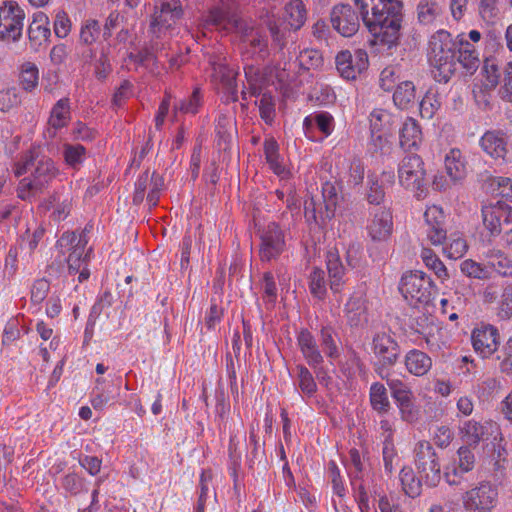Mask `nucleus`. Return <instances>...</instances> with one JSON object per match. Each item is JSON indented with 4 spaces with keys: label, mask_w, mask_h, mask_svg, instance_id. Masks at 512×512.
I'll return each mask as SVG.
<instances>
[{
    "label": "nucleus",
    "mask_w": 512,
    "mask_h": 512,
    "mask_svg": "<svg viewBox=\"0 0 512 512\" xmlns=\"http://www.w3.org/2000/svg\"><path fill=\"white\" fill-rule=\"evenodd\" d=\"M503 75V86L499 94L503 100L512 102V66H481L477 75L479 83L475 84L473 90L477 102L484 105L489 103L485 92L494 89Z\"/></svg>",
    "instance_id": "2"
},
{
    "label": "nucleus",
    "mask_w": 512,
    "mask_h": 512,
    "mask_svg": "<svg viewBox=\"0 0 512 512\" xmlns=\"http://www.w3.org/2000/svg\"><path fill=\"white\" fill-rule=\"evenodd\" d=\"M415 466L429 487H435L441 480V466L437 454L429 441H419L414 448Z\"/></svg>",
    "instance_id": "7"
},
{
    "label": "nucleus",
    "mask_w": 512,
    "mask_h": 512,
    "mask_svg": "<svg viewBox=\"0 0 512 512\" xmlns=\"http://www.w3.org/2000/svg\"><path fill=\"white\" fill-rule=\"evenodd\" d=\"M51 31L49 19L43 12L34 14L33 21L28 27V36L31 41L47 40Z\"/></svg>",
    "instance_id": "38"
},
{
    "label": "nucleus",
    "mask_w": 512,
    "mask_h": 512,
    "mask_svg": "<svg viewBox=\"0 0 512 512\" xmlns=\"http://www.w3.org/2000/svg\"><path fill=\"white\" fill-rule=\"evenodd\" d=\"M61 253L66 254L67 264L70 274H76L83 265H87L91 249L86 251L87 240L83 235H77L75 232H65L57 241Z\"/></svg>",
    "instance_id": "9"
},
{
    "label": "nucleus",
    "mask_w": 512,
    "mask_h": 512,
    "mask_svg": "<svg viewBox=\"0 0 512 512\" xmlns=\"http://www.w3.org/2000/svg\"><path fill=\"white\" fill-rule=\"evenodd\" d=\"M297 344L304 359L310 367L316 369L323 363V356L319 351L316 340L308 330H301L298 333Z\"/></svg>",
    "instance_id": "23"
},
{
    "label": "nucleus",
    "mask_w": 512,
    "mask_h": 512,
    "mask_svg": "<svg viewBox=\"0 0 512 512\" xmlns=\"http://www.w3.org/2000/svg\"><path fill=\"white\" fill-rule=\"evenodd\" d=\"M322 206L318 209L313 197L304 202V215L307 221L325 225L332 220L343 201L342 188L337 182L327 181L322 185Z\"/></svg>",
    "instance_id": "3"
},
{
    "label": "nucleus",
    "mask_w": 512,
    "mask_h": 512,
    "mask_svg": "<svg viewBox=\"0 0 512 512\" xmlns=\"http://www.w3.org/2000/svg\"><path fill=\"white\" fill-rule=\"evenodd\" d=\"M432 279L423 271H409L402 275L399 282V292L412 306L426 305L434 293Z\"/></svg>",
    "instance_id": "6"
},
{
    "label": "nucleus",
    "mask_w": 512,
    "mask_h": 512,
    "mask_svg": "<svg viewBox=\"0 0 512 512\" xmlns=\"http://www.w3.org/2000/svg\"><path fill=\"white\" fill-rule=\"evenodd\" d=\"M236 76L237 72L230 69L229 66H214L215 81H219L224 91L232 96L237 94Z\"/></svg>",
    "instance_id": "40"
},
{
    "label": "nucleus",
    "mask_w": 512,
    "mask_h": 512,
    "mask_svg": "<svg viewBox=\"0 0 512 512\" xmlns=\"http://www.w3.org/2000/svg\"><path fill=\"white\" fill-rule=\"evenodd\" d=\"M417 12L420 23L430 25L441 16L443 9L436 0H421L417 6Z\"/></svg>",
    "instance_id": "39"
},
{
    "label": "nucleus",
    "mask_w": 512,
    "mask_h": 512,
    "mask_svg": "<svg viewBox=\"0 0 512 512\" xmlns=\"http://www.w3.org/2000/svg\"><path fill=\"white\" fill-rule=\"evenodd\" d=\"M423 136L420 125L413 118H407L400 129V145L404 149H418Z\"/></svg>",
    "instance_id": "28"
},
{
    "label": "nucleus",
    "mask_w": 512,
    "mask_h": 512,
    "mask_svg": "<svg viewBox=\"0 0 512 512\" xmlns=\"http://www.w3.org/2000/svg\"><path fill=\"white\" fill-rule=\"evenodd\" d=\"M263 287V299L264 301L273 306L277 299V287L274 280V276L271 272H266L263 275L262 280Z\"/></svg>",
    "instance_id": "62"
},
{
    "label": "nucleus",
    "mask_w": 512,
    "mask_h": 512,
    "mask_svg": "<svg viewBox=\"0 0 512 512\" xmlns=\"http://www.w3.org/2000/svg\"><path fill=\"white\" fill-rule=\"evenodd\" d=\"M307 20V9L302 0H289L284 7L283 21L269 18L267 27L275 42L284 45L286 38L293 31L300 30Z\"/></svg>",
    "instance_id": "4"
},
{
    "label": "nucleus",
    "mask_w": 512,
    "mask_h": 512,
    "mask_svg": "<svg viewBox=\"0 0 512 512\" xmlns=\"http://www.w3.org/2000/svg\"><path fill=\"white\" fill-rule=\"evenodd\" d=\"M345 315L351 326L367 322V308L362 295H353L345 305Z\"/></svg>",
    "instance_id": "30"
},
{
    "label": "nucleus",
    "mask_w": 512,
    "mask_h": 512,
    "mask_svg": "<svg viewBox=\"0 0 512 512\" xmlns=\"http://www.w3.org/2000/svg\"><path fill=\"white\" fill-rule=\"evenodd\" d=\"M39 82V71L36 66H26L19 74V83L23 90L32 91Z\"/></svg>",
    "instance_id": "56"
},
{
    "label": "nucleus",
    "mask_w": 512,
    "mask_h": 512,
    "mask_svg": "<svg viewBox=\"0 0 512 512\" xmlns=\"http://www.w3.org/2000/svg\"><path fill=\"white\" fill-rule=\"evenodd\" d=\"M447 242L444 241L443 246V254L450 259H460L462 258L467 250L468 244L460 232H454L446 238Z\"/></svg>",
    "instance_id": "36"
},
{
    "label": "nucleus",
    "mask_w": 512,
    "mask_h": 512,
    "mask_svg": "<svg viewBox=\"0 0 512 512\" xmlns=\"http://www.w3.org/2000/svg\"><path fill=\"white\" fill-rule=\"evenodd\" d=\"M479 16L488 24L496 23L501 17L500 0H479Z\"/></svg>",
    "instance_id": "47"
},
{
    "label": "nucleus",
    "mask_w": 512,
    "mask_h": 512,
    "mask_svg": "<svg viewBox=\"0 0 512 512\" xmlns=\"http://www.w3.org/2000/svg\"><path fill=\"white\" fill-rule=\"evenodd\" d=\"M55 176L54 163L49 158H41L32 170V179H23L18 188V196L28 199L33 191L41 189Z\"/></svg>",
    "instance_id": "17"
},
{
    "label": "nucleus",
    "mask_w": 512,
    "mask_h": 512,
    "mask_svg": "<svg viewBox=\"0 0 512 512\" xmlns=\"http://www.w3.org/2000/svg\"><path fill=\"white\" fill-rule=\"evenodd\" d=\"M386 377L382 378L386 381L387 386L389 387L391 391V395L394 400L399 399L400 397H404L410 393H412V390L410 387L401 379L399 378H390L389 377V370H386Z\"/></svg>",
    "instance_id": "59"
},
{
    "label": "nucleus",
    "mask_w": 512,
    "mask_h": 512,
    "mask_svg": "<svg viewBox=\"0 0 512 512\" xmlns=\"http://www.w3.org/2000/svg\"><path fill=\"white\" fill-rule=\"evenodd\" d=\"M420 257L422 259V262L424 265L434 272L436 277L441 281L444 282L449 279V273L444 265V263L441 261V259L438 257V255L430 248H422Z\"/></svg>",
    "instance_id": "37"
},
{
    "label": "nucleus",
    "mask_w": 512,
    "mask_h": 512,
    "mask_svg": "<svg viewBox=\"0 0 512 512\" xmlns=\"http://www.w3.org/2000/svg\"><path fill=\"white\" fill-rule=\"evenodd\" d=\"M71 119L70 100L69 98H62L58 100L52 107L48 124L54 130L65 127Z\"/></svg>",
    "instance_id": "33"
},
{
    "label": "nucleus",
    "mask_w": 512,
    "mask_h": 512,
    "mask_svg": "<svg viewBox=\"0 0 512 512\" xmlns=\"http://www.w3.org/2000/svg\"><path fill=\"white\" fill-rule=\"evenodd\" d=\"M496 358L500 370L507 375L512 374V337L504 343Z\"/></svg>",
    "instance_id": "58"
},
{
    "label": "nucleus",
    "mask_w": 512,
    "mask_h": 512,
    "mask_svg": "<svg viewBox=\"0 0 512 512\" xmlns=\"http://www.w3.org/2000/svg\"><path fill=\"white\" fill-rule=\"evenodd\" d=\"M335 123L333 116L325 111L306 116L303 120L305 136L312 141H321L332 134Z\"/></svg>",
    "instance_id": "20"
},
{
    "label": "nucleus",
    "mask_w": 512,
    "mask_h": 512,
    "mask_svg": "<svg viewBox=\"0 0 512 512\" xmlns=\"http://www.w3.org/2000/svg\"><path fill=\"white\" fill-rule=\"evenodd\" d=\"M100 35V24L95 19L86 20L80 29V42L85 45L93 44Z\"/></svg>",
    "instance_id": "53"
},
{
    "label": "nucleus",
    "mask_w": 512,
    "mask_h": 512,
    "mask_svg": "<svg viewBox=\"0 0 512 512\" xmlns=\"http://www.w3.org/2000/svg\"><path fill=\"white\" fill-rule=\"evenodd\" d=\"M424 162L419 155L405 156L398 166V180L407 190H421L425 181Z\"/></svg>",
    "instance_id": "14"
},
{
    "label": "nucleus",
    "mask_w": 512,
    "mask_h": 512,
    "mask_svg": "<svg viewBox=\"0 0 512 512\" xmlns=\"http://www.w3.org/2000/svg\"><path fill=\"white\" fill-rule=\"evenodd\" d=\"M456 58L460 64H473L481 61L480 53L474 43L467 39H460L458 50H456Z\"/></svg>",
    "instance_id": "48"
},
{
    "label": "nucleus",
    "mask_w": 512,
    "mask_h": 512,
    "mask_svg": "<svg viewBox=\"0 0 512 512\" xmlns=\"http://www.w3.org/2000/svg\"><path fill=\"white\" fill-rule=\"evenodd\" d=\"M309 289L311 294L322 300L326 296V281H325V272L320 268H313L309 277Z\"/></svg>",
    "instance_id": "51"
},
{
    "label": "nucleus",
    "mask_w": 512,
    "mask_h": 512,
    "mask_svg": "<svg viewBox=\"0 0 512 512\" xmlns=\"http://www.w3.org/2000/svg\"><path fill=\"white\" fill-rule=\"evenodd\" d=\"M326 265L331 280L330 288L334 292L341 289V279L344 276V266L336 249H330L326 254Z\"/></svg>",
    "instance_id": "32"
},
{
    "label": "nucleus",
    "mask_w": 512,
    "mask_h": 512,
    "mask_svg": "<svg viewBox=\"0 0 512 512\" xmlns=\"http://www.w3.org/2000/svg\"><path fill=\"white\" fill-rule=\"evenodd\" d=\"M63 157L65 163L73 168L78 169L86 158V149L80 144H63Z\"/></svg>",
    "instance_id": "46"
},
{
    "label": "nucleus",
    "mask_w": 512,
    "mask_h": 512,
    "mask_svg": "<svg viewBox=\"0 0 512 512\" xmlns=\"http://www.w3.org/2000/svg\"><path fill=\"white\" fill-rule=\"evenodd\" d=\"M369 399L372 409L379 416H385L391 410V403L384 384L380 382L372 383L369 391Z\"/></svg>",
    "instance_id": "31"
},
{
    "label": "nucleus",
    "mask_w": 512,
    "mask_h": 512,
    "mask_svg": "<svg viewBox=\"0 0 512 512\" xmlns=\"http://www.w3.org/2000/svg\"><path fill=\"white\" fill-rule=\"evenodd\" d=\"M444 225L445 224H440L437 226L436 225H425L424 226V231H425L426 237L432 245L439 246V245L444 244V241L447 238V231H446Z\"/></svg>",
    "instance_id": "64"
},
{
    "label": "nucleus",
    "mask_w": 512,
    "mask_h": 512,
    "mask_svg": "<svg viewBox=\"0 0 512 512\" xmlns=\"http://www.w3.org/2000/svg\"><path fill=\"white\" fill-rule=\"evenodd\" d=\"M321 346L323 352L331 360L339 357V348L333 331L330 328L326 327L321 330Z\"/></svg>",
    "instance_id": "54"
},
{
    "label": "nucleus",
    "mask_w": 512,
    "mask_h": 512,
    "mask_svg": "<svg viewBox=\"0 0 512 512\" xmlns=\"http://www.w3.org/2000/svg\"><path fill=\"white\" fill-rule=\"evenodd\" d=\"M394 178L395 176L393 172H383L380 179L377 176H369V188L367 193L368 202L375 205L382 203L385 198L384 183L392 185L394 183Z\"/></svg>",
    "instance_id": "29"
},
{
    "label": "nucleus",
    "mask_w": 512,
    "mask_h": 512,
    "mask_svg": "<svg viewBox=\"0 0 512 512\" xmlns=\"http://www.w3.org/2000/svg\"><path fill=\"white\" fill-rule=\"evenodd\" d=\"M25 12L16 1H4L0 5V40L18 41L23 32Z\"/></svg>",
    "instance_id": "11"
},
{
    "label": "nucleus",
    "mask_w": 512,
    "mask_h": 512,
    "mask_svg": "<svg viewBox=\"0 0 512 512\" xmlns=\"http://www.w3.org/2000/svg\"><path fill=\"white\" fill-rule=\"evenodd\" d=\"M333 28L344 37L353 36L359 29V17L348 4L333 7L330 15Z\"/></svg>",
    "instance_id": "22"
},
{
    "label": "nucleus",
    "mask_w": 512,
    "mask_h": 512,
    "mask_svg": "<svg viewBox=\"0 0 512 512\" xmlns=\"http://www.w3.org/2000/svg\"><path fill=\"white\" fill-rule=\"evenodd\" d=\"M72 23L68 14L64 10H59L54 19V33L59 38H65L71 31Z\"/></svg>",
    "instance_id": "60"
},
{
    "label": "nucleus",
    "mask_w": 512,
    "mask_h": 512,
    "mask_svg": "<svg viewBox=\"0 0 512 512\" xmlns=\"http://www.w3.org/2000/svg\"><path fill=\"white\" fill-rule=\"evenodd\" d=\"M445 170L451 181L459 183L463 181L467 175V161L458 148H451L444 159Z\"/></svg>",
    "instance_id": "25"
},
{
    "label": "nucleus",
    "mask_w": 512,
    "mask_h": 512,
    "mask_svg": "<svg viewBox=\"0 0 512 512\" xmlns=\"http://www.w3.org/2000/svg\"><path fill=\"white\" fill-rule=\"evenodd\" d=\"M487 185L491 193L512 202V178L492 176L488 179Z\"/></svg>",
    "instance_id": "49"
},
{
    "label": "nucleus",
    "mask_w": 512,
    "mask_h": 512,
    "mask_svg": "<svg viewBox=\"0 0 512 512\" xmlns=\"http://www.w3.org/2000/svg\"><path fill=\"white\" fill-rule=\"evenodd\" d=\"M403 363L406 371L416 377L426 375L432 368L431 357L427 353L415 348L405 354Z\"/></svg>",
    "instance_id": "24"
},
{
    "label": "nucleus",
    "mask_w": 512,
    "mask_h": 512,
    "mask_svg": "<svg viewBox=\"0 0 512 512\" xmlns=\"http://www.w3.org/2000/svg\"><path fill=\"white\" fill-rule=\"evenodd\" d=\"M461 272L468 277L476 279H487L490 276L489 267L484 266L472 259L464 260L460 265Z\"/></svg>",
    "instance_id": "52"
},
{
    "label": "nucleus",
    "mask_w": 512,
    "mask_h": 512,
    "mask_svg": "<svg viewBox=\"0 0 512 512\" xmlns=\"http://www.w3.org/2000/svg\"><path fill=\"white\" fill-rule=\"evenodd\" d=\"M394 117L387 110L374 109L370 113V128L371 133H378L381 131L391 132Z\"/></svg>",
    "instance_id": "42"
},
{
    "label": "nucleus",
    "mask_w": 512,
    "mask_h": 512,
    "mask_svg": "<svg viewBox=\"0 0 512 512\" xmlns=\"http://www.w3.org/2000/svg\"><path fill=\"white\" fill-rule=\"evenodd\" d=\"M400 481L403 491L411 498H415L421 493V481L416 478L411 468H403L400 472Z\"/></svg>",
    "instance_id": "50"
},
{
    "label": "nucleus",
    "mask_w": 512,
    "mask_h": 512,
    "mask_svg": "<svg viewBox=\"0 0 512 512\" xmlns=\"http://www.w3.org/2000/svg\"><path fill=\"white\" fill-rule=\"evenodd\" d=\"M471 342L473 349L478 356L482 359H489L499 349V330L491 324L481 323L473 329Z\"/></svg>",
    "instance_id": "15"
},
{
    "label": "nucleus",
    "mask_w": 512,
    "mask_h": 512,
    "mask_svg": "<svg viewBox=\"0 0 512 512\" xmlns=\"http://www.w3.org/2000/svg\"><path fill=\"white\" fill-rule=\"evenodd\" d=\"M210 26L224 30L235 29L244 36L251 35L253 31V28L248 27L243 20L235 16H231L228 9L223 6H216L210 9L204 20V28H208Z\"/></svg>",
    "instance_id": "19"
},
{
    "label": "nucleus",
    "mask_w": 512,
    "mask_h": 512,
    "mask_svg": "<svg viewBox=\"0 0 512 512\" xmlns=\"http://www.w3.org/2000/svg\"><path fill=\"white\" fill-rule=\"evenodd\" d=\"M263 150L270 169L281 179L288 178L290 172L280 159L277 141L273 137L266 138L263 143Z\"/></svg>",
    "instance_id": "27"
},
{
    "label": "nucleus",
    "mask_w": 512,
    "mask_h": 512,
    "mask_svg": "<svg viewBox=\"0 0 512 512\" xmlns=\"http://www.w3.org/2000/svg\"><path fill=\"white\" fill-rule=\"evenodd\" d=\"M21 103L20 96L15 87L0 90V111L9 112Z\"/></svg>",
    "instance_id": "57"
},
{
    "label": "nucleus",
    "mask_w": 512,
    "mask_h": 512,
    "mask_svg": "<svg viewBox=\"0 0 512 512\" xmlns=\"http://www.w3.org/2000/svg\"><path fill=\"white\" fill-rule=\"evenodd\" d=\"M370 346L376 358L374 371L380 378H384L386 370L392 368L400 358V345L390 329H382L373 334Z\"/></svg>",
    "instance_id": "5"
},
{
    "label": "nucleus",
    "mask_w": 512,
    "mask_h": 512,
    "mask_svg": "<svg viewBox=\"0 0 512 512\" xmlns=\"http://www.w3.org/2000/svg\"><path fill=\"white\" fill-rule=\"evenodd\" d=\"M440 108V102L435 94L427 92L420 102V114L423 118L431 119Z\"/></svg>",
    "instance_id": "61"
},
{
    "label": "nucleus",
    "mask_w": 512,
    "mask_h": 512,
    "mask_svg": "<svg viewBox=\"0 0 512 512\" xmlns=\"http://www.w3.org/2000/svg\"><path fill=\"white\" fill-rule=\"evenodd\" d=\"M498 488L489 481H481L462 496L466 512H491L498 503Z\"/></svg>",
    "instance_id": "8"
},
{
    "label": "nucleus",
    "mask_w": 512,
    "mask_h": 512,
    "mask_svg": "<svg viewBox=\"0 0 512 512\" xmlns=\"http://www.w3.org/2000/svg\"><path fill=\"white\" fill-rule=\"evenodd\" d=\"M258 235L260 239L258 253L262 262L276 260L285 251V231L276 222H269L260 228Z\"/></svg>",
    "instance_id": "10"
},
{
    "label": "nucleus",
    "mask_w": 512,
    "mask_h": 512,
    "mask_svg": "<svg viewBox=\"0 0 512 512\" xmlns=\"http://www.w3.org/2000/svg\"><path fill=\"white\" fill-rule=\"evenodd\" d=\"M488 267L501 277L512 278V259L501 251L489 256Z\"/></svg>",
    "instance_id": "43"
},
{
    "label": "nucleus",
    "mask_w": 512,
    "mask_h": 512,
    "mask_svg": "<svg viewBox=\"0 0 512 512\" xmlns=\"http://www.w3.org/2000/svg\"><path fill=\"white\" fill-rule=\"evenodd\" d=\"M481 150L495 162L508 164L512 162V145L509 135L500 129L486 131L479 139Z\"/></svg>",
    "instance_id": "13"
},
{
    "label": "nucleus",
    "mask_w": 512,
    "mask_h": 512,
    "mask_svg": "<svg viewBox=\"0 0 512 512\" xmlns=\"http://www.w3.org/2000/svg\"><path fill=\"white\" fill-rule=\"evenodd\" d=\"M487 433V426L474 419L466 420L460 426V435L464 442L469 445H476Z\"/></svg>",
    "instance_id": "35"
},
{
    "label": "nucleus",
    "mask_w": 512,
    "mask_h": 512,
    "mask_svg": "<svg viewBox=\"0 0 512 512\" xmlns=\"http://www.w3.org/2000/svg\"><path fill=\"white\" fill-rule=\"evenodd\" d=\"M295 384L305 397L311 398L317 392L316 381L310 370L303 364H297L295 367Z\"/></svg>",
    "instance_id": "34"
},
{
    "label": "nucleus",
    "mask_w": 512,
    "mask_h": 512,
    "mask_svg": "<svg viewBox=\"0 0 512 512\" xmlns=\"http://www.w3.org/2000/svg\"><path fill=\"white\" fill-rule=\"evenodd\" d=\"M497 315L502 320L512 317V284L505 287L502 292Z\"/></svg>",
    "instance_id": "63"
},
{
    "label": "nucleus",
    "mask_w": 512,
    "mask_h": 512,
    "mask_svg": "<svg viewBox=\"0 0 512 512\" xmlns=\"http://www.w3.org/2000/svg\"><path fill=\"white\" fill-rule=\"evenodd\" d=\"M258 107L261 119L271 125L276 115L274 98L270 94L264 93L258 101Z\"/></svg>",
    "instance_id": "55"
},
{
    "label": "nucleus",
    "mask_w": 512,
    "mask_h": 512,
    "mask_svg": "<svg viewBox=\"0 0 512 512\" xmlns=\"http://www.w3.org/2000/svg\"><path fill=\"white\" fill-rule=\"evenodd\" d=\"M400 417L403 421L413 423L419 417V410L414 403L413 392L395 400Z\"/></svg>",
    "instance_id": "45"
},
{
    "label": "nucleus",
    "mask_w": 512,
    "mask_h": 512,
    "mask_svg": "<svg viewBox=\"0 0 512 512\" xmlns=\"http://www.w3.org/2000/svg\"><path fill=\"white\" fill-rule=\"evenodd\" d=\"M114 399L115 395L110 390V385L106 384L105 379H96V386L93 390L91 399V405L93 408L96 410H101Z\"/></svg>",
    "instance_id": "41"
},
{
    "label": "nucleus",
    "mask_w": 512,
    "mask_h": 512,
    "mask_svg": "<svg viewBox=\"0 0 512 512\" xmlns=\"http://www.w3.org/2000/svg\"><path fill=\"white\" fill-rule=\"evenodd\" d=\"M366 230L374 242L387 241L393 231V218L389 210L379 207L370 213Z\"/></svg>",
    "instance_id": "21"
},
{
    "label": "nucleus",
    "mask_w": 512,
    "mask_h": 512,
    "mask_svg": "<svg viewBox=\"0 0 512 512\" xmlns=\"http://www.w3.org/2000/svg\"><path fill=\"white\" fill-rule=\"evenodd\" d=\"M355 4L377 42L388 48L396 44L403 17L401 0H355Z\"/></svg>",
    "instance_id": "1"
},
{
    "label": "nucleus",
    "mask_w": 512,
    "mask_h": 512,
    "mask_svg": "<svg viewBox=\"0 0 512 512\" xmlns=\"http://www.w3.org/2000/svg\"><path fill=\"white\" fill-rule=\"evenodd\" d=\"M183 13L181 0H160L152 15L150 32L156 38L165 36L182 18Z\"/></svg>",
    "instance_id": "12"
},
{
    "label": "nucleus",
    "mask_w": 512,
    "mask_h": 512,
    "mask_svg": "<svg viewBox=\"0 0 512 512\" xmlns=\"http://www.w3.org/2000/svg\"><path fill=\"white\" fill-rule=\"evenodd\" d=\"M365 168L358 158L344 159L339 166L337 177L339 182H346L348 185L357 186L364 179Z\"/></svg>",
    "instance_id": "26"
},
{
    "label": "nucleus",
    "mask_w": 512,
    "mask_h": 512,
    "mask_svg": "<svg viewBox=\"0 0 512 512\" xmlns=\"http://www.w3.org/2000/svg\"><path fill=\"white\" fill-rule=\"evenodd\" d=\"M415 100V86L411 81H403L398 84L393 101L400 109L407 108Z\"/></svg>",
    "instance_id": "44"
},
{
    "label": "nucleus",
    "mask_w": 512,
    "mask_h": 512,
    "mask_svg": "<svg viewBox=\"0 0 512 512\" xmlns=\"http://www.w3.org/2000/svg\"><path fill=\"white\" fill-rule=\"evenodd\" d=\"M427 56L430 64H455L456 44L449 32L439 30L431 36Z\"/></svg>",
    "instance_id": "16"
},
{
    "label": "nucleus",
    "mask_w": 512,
    "mask_h": 512,
    "mask_svg": "<svg viewBox=\"0 0 512 512\" xmlns=\"http://www.w3.org/2000/svg\"><path fill=\"white\" fill-rule=\"evenodd\" d=\"M481 214L483 226L491 236H498L503 224L512 223V207L502 201L484 205Z\"/></svg>",
    "instance_id": "18"
}]
</instances>
